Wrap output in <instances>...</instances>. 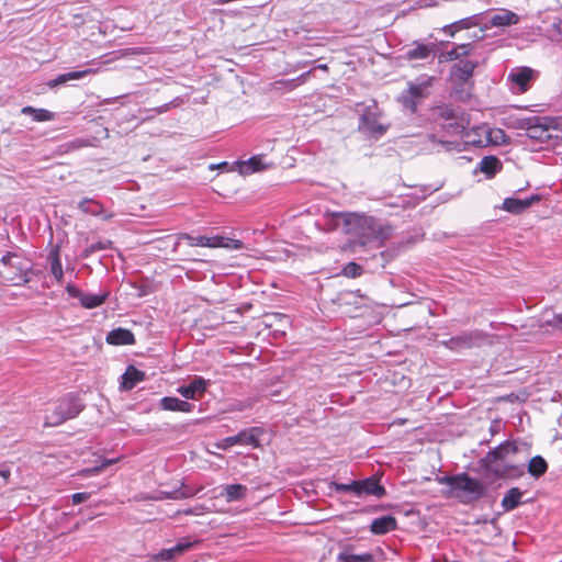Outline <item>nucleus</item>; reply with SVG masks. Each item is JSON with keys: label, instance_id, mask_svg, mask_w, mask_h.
I'll return each mask as SVG.
<instances>
[{"label": "nucleus", "instance_id": "nucleus-3", "mask_svg": "<svg viewBox=\"0 0 562 562\" xmlns=\"http://www.w3.org/2000/svg\"><path fill=\"white\" fill-rule=\"evenodd\" d=\"M516 128L526 131V135L538 143H548L559 138L562 132V117L560 116H530L517 119Z\"/></svg>", "mask_w": 562, "mask_h": 562}, {"label": "nucleus", "instance_id": "nucleus-53", "mask_svg": "<svg viewBox=\"0 0 562 562\" xmlns=\"http://www.w3.org/2000/svg\"><path fill=\"white\" fill-rule=\"evenodd\" d=\"M428 138L432 142V143H438V144H441L443 146H450L452 144V142H449V140H443V139H439L437 138V136L435 134H430L428 135Z\"/></svg>", "mask_w": 562, "mask_h": 562}, {"label": "nucleus", "instance_id": "nucleus-6", "mask_svg": "<svg viewBox=\"0 0 562 562\" xmlns=\"http://www.w3.org/2000/svg\"><path fill=\"white\" fill-rule=\"evenodd\" d=\"M381 112L375 102L367 105L360 115L358 131L367 138L380 139L389 130L390 124L380 122Z\"/></svg>", "mask_w": 562, "mask_h": 562}, {"label": "nucleus", "instance_id": "nucleus-30", "mask_svg": "<svg viewBox=\"0 0 562 562\" xmlns=\"http://www.w3.org/2000/svg\"><path fill=\"white\" fill-rule=\"evenodd\" d=\"M435 115L437 120L447 122L451 120H458L459 117L468 114L460 106H454L452 104H441L435 109Z\"/></svg>", "mask_w": 562, "mask_h": 562}, {"label": "nucleus", "instance_id": "nucleus-37", "mask_svg": "<svg viewBox=\"0 0 562 562\" xmlns=\"http://www.w3.org/2000/svg\"><path fill=\"white\" fill-rule=\"evenodd\" d=\"M78 209L82 213L92 215V216H103V214H104L103 204L101 202H99L94 199H90V198L82 199L78 203Z\"/></svg>", "mask_w": 562, "mask_h": 562}, {"label": "nucleus", "instance_id": "nucleus-59", "mask_svg": "<svg viewBox=\"0 0 562 562\" xmlns=\"http://www.w3.org/2000/svg\"><path fill=\"white\" fill-rule=\"evenodd\" d=\"M424 1H427V0H424ZM424 5H425V7H428V5H431V4H430V3H428V2H425V4H424Z\"/></svg>", "mask_w": 562, "mask_h": 562}, {"label": "nucleus", "instance_id": "nucleus-41", "mask_svg": "<svg viewBox=\"0 0 562 562\" xmlns=\"http://www.w3.org/2000/svg\"><path fill=\"white\" fill-rule=\"evenodd\" d=\"M337 562H374V558L369 552L352 553L351 548L348 547L337 555Z\"/></svg>", "mask_w": 562, "mask_h": 562}, {"label": "nucleus", "instance_id": "nucleus-12", "mask_svg": "<svg viewBox=\"0 0 562 562\" xmlns=\"http://www.w3.org/2000/svg\"><path fill=\"white\" fill-rule=\"evenodd\" d=\"M482 340V335L477 330L463 331L460 335L453 336L447 340H442L441 345L452 351H461L479 346Z\"/></svg>", "mask_w": 562, "mask_h": 562}, {"label": "nucleus", "instance_id": "nucleus-8", "mask_svg": "<svg viewBox=\"0 0 562 562\" xmlns=\"http://www.w3.org/2000/svg\"><path fill=\"white\" fill-rule=\"evenodd\" d=\"M180 240H187L190 246L210 247V248H227L234 250H240L244 244L239 239L224 237L220 235L215 236H192L188 233H180L177 236V243L175 248L179 245Z\"/></svg>", "mask_w": 562, "mask_h": 562}, {"label": "nucleus", "instance_id": "nucleus-44", "mask_svg": "<svg viewBox=\"0 0 562 562\" xmlns=\"http://www.w3.org/2000/svg\"><path fill=\"white\" fill-rule=\"evenodd\" d=\"M330 487L337 493H350L359 497V480L349 483L331 482Z\"/></svg>", "mask_w": 562, "mask_h": 562}, {"label": "nucleus", "instance_id": "nucleus-35", "mask_svg": "<svg viewBox=\"0 0 562 562\" xmlns=\"http://www.w3.org/2000/svg\"><path fill=\"white\" fill-rule=\"evenodd\" d=\"M91 72H92V69L88 68L85 70H75V71H69L66 74H60L56 78L50 79L47 82V86L53 89L59 85H64V83L68 82L69 80L82 79L85 76H87L88 74H91Z\"/></svg>", "mask_w": 562, "mask_h": 562}, {"label": "nucleus", "instance_id": "nucleus-50", "mask_svg": "<svg viewBox=\"0 0 562 562\" xmlns=\"http://www.w3.org/2000/svg\"><path fill=\"white\" fill-rule=\"evenodd\" d=\"M548 324L554 328L562 329V313L554 314L553 318Z\"/></svg>", "mask_w": 562, "mask_h": 562}, {"label": "nucleus", "instance_id": "nucleus-57", "mask_svg": "<svg viewBox=\"0 0 562 562\" xmlns=\"http://www.w3.org/2000/svg\"><path fill=\"white\" fill-rule=\"evenodd\" d=\"M184 514H186V515H196V514H198V512H196L195 509H193V508H189V509H186V510H184Z\"/></svg>", "mask_w": 562, "mask_h": 562}, {"label": "nucleus", "instance_id": "nucleus-38", "mask_svg": "<svg viewBox=\"0 0 562 562\" xmlns=\"http://www.w3.org/2000/svg\"><path fill=\"white\" fill-rule=\"evenodd\" d=\"M21 113L32 116V120L34 122L54 121L56 116V114L52 111H48L46 109H36L31 105L23 106L21 109Z\"/></svg>", "mask_w": 562, "mask_h": 562}, {"label": "nucleus", "instance_id": "nucleus-27", "mask_svg": "<svg viewBox=\"0 0 562 562\" xmlns=\"http://www.w3.org/2000/svg\"><path fill=\"white\" fill-rule=\"evenodd\" d=\"M480 23V18L477 14H473L471 16H467L464 19L452 22L449 25L442 27V32L451 37L456 35L457 32L461 30H468L471 27L477 26Z\"/></svg>", "mask_w": 562, "mask_h": 562}, {"label": "nucleus", "instance_id": "nucleus-14", "mask_svg": "<svg viewBox=\"0 0 562 562\" xmlns=\"http://www.w3.org/2000/svg\"><path fill=\"white\" fill-rule=\"evenodd\" d=\"M65 290L70 297L78 299L81 306L89 310L102 305L109 296V292L100 294L85 293L71 282L66 285Z\"/></svg>", "mask_w": 562, "mask_h": 562}, {"label": "nucleus", "instance_id": "nucleus-48", "mask_svg": "<svg viewBox=\"0 0 562 562\" xmlns=\"http://www.w3.org/2000/svg\"><path fill=\"white\" fill-rule=\"evenodd\" d=\"M89 497H90V494L86 493V492L75 493L71 495V503L74 505H78V504L86 502Z\"/></svg>", "mask_w": 562, "mask_h": 562}, {"label": "nucleus", "instance_id": "nucleus-9", "mask_svg": "<svg viewBox=\"0 0 562 562\" xmlns=\"http://www.w3.org/2000/svg\"><path fill=\"white\" fill-rule=\"evenodd\" d=\"M456 496L460 498L463 504L475 502L484 496V484L470 476L468 473H459V479L456 486Z\"/></svg>", "mask_w": 562, "mask_h": 562}, {"label": "nucleus", "instance_id": "nucleus-29", "mask_svg": "<svg viewBox=\"0 0 562 562\" xmlns=\"http://www.w3.org/2000/svg\"><path fill=\"white\" fill-rule=\"evenodd\" d=\"M397 527L396 519L391 515L374 518L370 525V531L374 535H385Z\"/></svg>", "mask_w": 562, "mask_h": 562}, {"label": "nucleus", "instance_id": "nucleus-19", "mask_svg": "<svg viewBox=\"0 0 562 562\" xmlns=\"http://www.w3.org/2000/svg\"><path fill=\"white\" fill-rule=\"evenodd\" d=\"M386 494L385 487L380 483V479L371 475L367 479L359 480V497L375 496L381 498Z\"/></svg>", "mask_w": 562, "mask_h": 562}, {"label": "nucleus", "instance_id": "nucleus-47", "mask_svg": "<svg viewBox=\"0 0 562 562\" xmlns=\"http://www.w3.org/2000/svg\"><path fill=\"white\" fill-rule=\"evenodd\" d=\"M458 479H459V473L458 474H453V475L441 476V477L438 479V481H439L440 484L449 485L451 487L452 492H454Z\"/></svg>", "mask_w": 562, "mask_h": 562}, {"label": "nucleus", "instance_id": "nucleus-36", "mask_svg": "<svg viewBox=\"0 0 562 562\" xmlns=\"http://www.w3.org/2000/svg\"><path fill=\"white\" fill-rule=\"evenodd\" d=\"M344 215H352V213L347 212H337V213H328L325 214L324 221L325 226L327 231H335L340 228L342 232L347 234V223L345 222L346 218H340V216Z\"/></svg>", "mask_w": 562, "mask_h": 562}, {"label": "nucleus", "instance_id": "nucleus-32", "mask_svg": "<svg viewBox=\"0 0 562 562\" xmlns=\"http://www.w3.org/2000/svg\"><path fill=\"white\" fill-rule=\"evenodd\" d=\"M502 169V162L496 156H485L479 162L475 172L480 170L487 179L493 178Z\"/></svg>", "mask_w": 562, "mask_h": 562}, {"label": "nucleus", "instance_id": "nucleus-56", "mask_svg": "<svg viewBox=\"0 0 562 562\" xmlns=\"http://www.w3.org/2000/svg\"><path fill=\"white\" fill-rule=\"evenodd\" d=\"M0 475L3 476L4 480H8L10 476V472L8 470L0 471Z\"/></svg>", "mask_w": 562, "mask_h": 562}, {"label": "nucleus", "instance_id": "nucleus-20", "mask_svg": "<svg viewBox=\"0 0 562 562\" xmlns=\"http://www.w3.org/2000/svg\"><path fill=\"white\" fill-rule=\"evenodd\" d=\"M462 138L467 144L484 146L491 142V130L487 125L474 126L463 133Z\"/></svg>", "mask_w": 562, "mask_h": 562}, {"label": "nucleus", "instance_id": "nucleus-31", "mask_svg": "<svg viewBox=\"0 0 562 562\" xmlns=\"http://www.w3.org/2000/svg\"><path fill=\"white\" fill-rule=\"evenodd\" d=\"M451 95L458 100L465 102L472 97L473 81L450 80Z\"/></svg>", "mask_w": 562, "mask_h": 562}, {"label": "nucleus", "instance_id": "nucleus-49", "mask_svg": "<svg viewBox=\"0 0 562 562\" xmlns=\"http://www.w3.org/2000/svg\"><path fill=\"white\" fill-rule=\"evenodd\" d=\"M312 71H313V70L311 69V70H308V71H306V72H303V74H301L296 79H293V80H291V81H289V82H285V85H286V86L289 87V89L291 90V89H293L294 87H296V83H295L296 81H297V82H304V81L306 80V78L312 74Z\"/></svg>", "mask_w": 562, "mask_h": 562}, {"label": "nucleus", "instance_id": "nucleus-18", "mask_svg": "<svg viewBox=\"0 0 562 562\" xmlns=\"http://www.w3.org/2000/svg\"><path fill=\"white\" fill-rule=\"evenodd\" d=\"M477 63L469 59H461L450 68V80L473 81V72Z\"/></svg>", "mask_w": 562, "mask_h": 562}, {"label": "nucleus", "instance_id": "nucleus-7", "mask_svg": "<svg viewBox=\"0 0 562 562\" xmlns=\"http://www.w3.org/2000/svg\"><path fill=\"white\" fill-rule=\"evenodd\" d=\"M0 261L3 266V270L1 271L3 278L15 282V284L30 282L27 276L32 271L30 261L15 252H7L2 256Z\"/></svg>", "mask_w": 562, "mask_h": 562}, {"label": "nucleus", "instance_id": "nucleus-51", "mask_svg": "<svg viewBox=\"0 0 562 562\" xmlns=\"http://www.w3.org/2000/svg\"><path fill=\"white\" fill-rule=\"evenodd\" d=\"M172 106H176V100L165 103V104L154 109V111H156L158 114H161V113L169 111Z\"/></svg>", "mask_w": 562, "mask_h": 562}, {"label": "nucleus", "instance_id": "nucleus-21", "mask_svg": "<svg viewBox=\"0 0 562 562\" xmlns=\"http://www.w3.org/2000/svg\"><path fill=\"white\" fill-rule=\"evenodd\" d=\"M541 200V195L531 194L525 199L517 198H506L503 202V209L513 214H520L533 203L539 202Z\"/></svg>", "mask_w": 562, "mask_h": 562}, {"label": "nucleus", "instance_id": "nucleus-55", "mask_svg": "<svg viewBox=\"0 0 562 562\" xmlns=\"http://www.w3.org/2000/svg\"><path fill=\"white\" fill-rule=\"evenodd\" d=\"M215 168H221V169H224V168H225V169H227V168H228V162H227V161H222V162H220V164H217V165H213V164H212V165H210V169H211V170H213V169H215Z\"/></svg>", "mask_w": 562, "mask_h": 562}, {"label": "nucleus", "instance_id": "nucleus-28", "mask_svg": "<svg viewBox=\"0 0 562 562\" xmlns=\"http://www.w3.org/2000/svg\"><path fill=\"white\" fill-rule=\"evenodd\" d=\"M470 124L468 115L458 120L440 122L441 130L449 136H462Z\"/></svg>", "mask_w": 562, "mask_h": 562}, {"label": "nucleus", "instance_id": "nucleus-52", "mask_svg": "<svg viewBox=\"0 0 562 562\" xmlns=\"http://www.w3.org/2000/svg\"><path fill=\"white\" fill-rule=\"evenodd\" d=\"M268 319H271V318H274V319H278L282 323H289V317L284 314H280V313H274L272 315H269L267 316Z\"/></svg>", "mask_w": 562, "mask_h": 562}, {"label": "nucleus", "instance_id": "nucleus-5", "mask_svg": "<svg viewBox=\"0 0 562 562\" xmlns=\"http://www.w3.org/2000/svg\"><path fill=\"white\" fill-rule=\"evenodd\" d=\"M435 78L423 74L407 82V88L398 95L397 100L404 109L411 113L417 112L418 105L430 94Z\"/></svg>", "mask_w": 562, "mask_h": 562}, {"label": "nucleus", "instance_id": "nucleus-40", "mask_svg": "<svg viewBox=\"0 0 562 562\" xmlns=\"http://www.w3.org/2000/svg\"><path fill=\"white\" fill-rule=\"evenodd\" d=\"M522 496V492L518 487H512L509 488L503 499H502V506L505 512H512L515 508H517L520 504V499Z\"/></svg>", "mask_w": 562, "mask_h": 562}, {"label": "nucleus", "instance_id": "nucleus-46", "mask_svg": "<svg viewBox=\"0 0 562 562\" xmlns=\"http://www.w3.org/2000/svg\"><path fill=\"white\" fill-rule=\"evenodd\" d=\"M362 272L363 268L356 262H348L342 269V274L348 278L360 277Z\"/></svg>", "mask_w": 562, "mask_h": 562}, {"label": "nucleus", "instance_id": "nucleus-15", "mask_svg": "<svg viewBox=\"0 0 562 562\" xmlns=\"http://www.w3.org/2000/svg\"><path fill=\"white\" fill-rule=\"evenodd\" d=\"M533 79L535 71L529 67L513 68L507 77V80L513 85L512 90L517 93L526 92Z\"/></svg>", "mask_w": 562, "mask_h": 562}, {"label": "nucleus", "instance_id": "nucleus-34", "mask_svg": "<svg viewBox=\"0 0 562 562\" xmlns=\"http://www.w3.org/2000/svg\"><path fill=\"white\" fill-rule=\"evenodd\" d=\"M263 155H257L250 157L246 161L239 164V171L241 175H250L257 171H261L268 168V165L263 162Z\"/></svg>", "mask_w": 562, "mask_h": 562}, {"label": "nucleus", "instance_id": "nucleus-24", "mask_svg": "<svg viewBox=\"0 0 562 562\" xmlns=\"http://www.w3.org/2000/svg\"><path fill=\"white\" fill-rule=\"evenodd\" d=\"M144 379L145 372L136 369L134 366H128L121 376L120 389L123 391H131Z\"/></svg>", "mask_w": 562, "mask_h": 562}, {"label": "nucleus", "instance_id": "nucleus-23", "mask_svg": "<svg viewBox=\"0 0 562 562\" xmlns=\"http://www.w3.org/2000/svg\"><path fill=\"white\" fill-rule=\"evenodd\" d=\"M519 22V16L507 9H499L496 13L492 14L488 19L491 26L502 27L510 26Z\"/></svg>", "mask_w": 562, "mask_h": 562}, {"label": "nucleus", "instance_id": "nucleus-4", "mask_svg": "<svg viewBox=\"0 0 562 562\" xmlns=\"http://www.w3.org/2000/svg\"><path fill=\"white\" fill-rule=\"evenodd\" d=\"M86 408L83 397L78 392H69L59 397L53 408L45 415V427H57L67 420L74 419Z\"/></svg>", "mask_w": 562, "mask_h": 562}, {"label": "nucleus", "instance_id": "nucleus-26", "mask_svg": "<svg viewBox=\"0 0 562 562\" xmlns=\"http://www.w3.org/2000/svg\"><path fill=\"white\" fill-rule=\"evenodd\" d=\"M159 406L164 411L191 413L194 409V405L173 396H165L160 398Z\"/></svg>", "mask_w": 562, "mask_h": 562}, {"label": "nucleus", "instance_id": "nucleus-2", "mask_svg": "<svg viewBox=\"0 0 562 562\" xmlns=\"http://www.w3.org/2000/svg\"><path fill=\"white\" fill-rule=\"evenodd\" d=\"M346 218L347 234L352 235L356 240L363 247L374 246L380 248L384 246L393 232L391 225L381 224L373 216L352 213V215H344Z\"/></svg>", "mask_w": 562, "mask_h": 562}, {"label": "nucleus", "instance_id": "nucleus-39", "mask_svg": "<svg viewBox=\"0 0 562 562\" xmlns=\"http://www.w3.org/2000/svg\"><path fill=\"white\" fill-rule=\"evenodd\" d=\"M548 471V462L541 456H535L527 464V472L535 479H539Z\"/></svg>", "mask_w": 562, "mask_h": 562}, {"label": "nucleus", "instance_id": "nucleus-42", "mask_svg": "<svg viewBox=\"0 0 562 562\" xmlns=\"http://www.w3.org/2000/svg\"><path fill=\"white\" fill-rule=\"evenodd\" d=\"M473 45L471 43L456 45L452 49L441 54L445 60H461L471 54Z\"/></svg>", "mask_w": 562, "mask_h": 562}, {"label": "nucleus", "instance_id": "nucleus-13", "mask_svg": "<svg viewBox=\"0 0 562 562\" xmlns=\"http://www.w3.org/2000/svg\"><path fill=\"white\" fill-rule=\"evenodd\" d=\"M198 541L186 537L180 539L176 546L169 549H162L149 558V562H173L179 555L192 549Z\"/></svg>", "mask_w": 562, "mask_h": 562}, {"label": "nucleus", "instance_id": "nucleus-1", "mask_svg": "<svg viewBox=\"0 0 562 562\" xmlns=\"http://www.w3.org/2000/svg\"><path fill=\"white\" fill-rule=\"evenodd\" d=\"M519 451L514 441H504L479 460L481 469L494 479H518L525 474L524 463L515 464L513 457Z\"/></svg>", "mask_w": 562, "mask_h": 562}, {"label": "nucleus", "instance_id": "nucleus-43", "mask_svg": "<svg viewBox=\"0 0 562 562\" xmlns=\"http://www.w3.org/2000/svg\"><path fill=\"white\" fill-rule=\"evenodd\" d=\"M113 241L110 239H100L87 246L80 254L82 259L89 258L92 254L101 250L112 249Z\"/></svg>", "mask_w": 562, "mask_h": 562}, {"label": "nucleus", "instance_id": "nucleus-22", "mask_svg": "<svg viewBox=\"0 0 562 562\" xmlns=\"http://www.w3.org/2000/svg\"><path fill=\"white\" fill-rule=\"evenodd\" d=\"M105 341L112 346L134 345L135 336L130 329L117 327L106 334Z\"/></svg>", "mask_w": 562, "mask_h": 562}, {"label": "nucleus", "instance_id": "nucleus-16", "mask_svg": "<svg viewBox=\"0 0 562 562\" xmlns=\"http://www.w3.org/2000/svg\"><path fill=\"white\" fill-rule=\"evenodd\" d=\"M210 384V381L202 376H194L189 383L178 386L177 392L187 400H200Z\"/></svg>", "mask_w": 562, "mask_h": 562}, {"label": "nucleus", "instance_id": "nucleus-17", "mask_svg": "<svg viewBox=\"0 0 562 562\" xmlns=\"http://www.w3.org/2000/svg\"><path fill=\"white\" fill-rule=\"evenodd\" d=\"M47 267L49 273L58 284H63L64 282V268L60 259V246L58 244L52 245L47 252Z\"/></svg>", "mask_w": 562, "mask_h": 562}, {"label": "nucleus", "instance_id": "nucleus-54", "mask_svg": "<svg viewBox=\"0 0 562 562\" xmlns=\"http://www.w3.org/2000/svg\"><path fill=\"white\" fill-rule=\"evenodd\" d=\"M356 294L353 292H345L340 294L339 300L344 303H350L351 297H353Z\"/></svg>", "mask_w": 562, "mask_h": 562}, {"label": "nucleus", "instance_id": "nucleus-10", "mask_svg": "<svg viewBox=\"0 0 562 562\" xmlns=\"http://www.w3.org/2000/svg\"><path fill=\"white\" fill-rule=\"evenodd\" d=\"M263 434V430L259 427H250L247 429L240 430L238 434L234 436L226 437L218 445L222 449H229L233 446L241 445V446H250L252 448H258L259 436Z\"/></svg>", "mask_w": 562, "mask_h": 562}, {"label": "nucleus", "instance_id": "nucleus-45", "mask_svg": "<svg viewBox=\"0 0 562 562\" xmlns=\"http://www.w3.org/2000/svg\"><path fill=\"white\" fill-rule=\"evenodd\" d=\"M116 461H117V459H104V460L101 462V464H99V465H95V467H92V468L83 469V470L80 472V475H82V476H91V475L98 474V473H100L102 470H104L106 467H110V465L114 464Z\"/></svg>", "mask_w": 562, "mask_h": 562}, {"label": "nucleus", "instance_id": "nucleus-58", "mask_svg": "<svg viewBox=\"0 0 562 562\" xmlns=\"http://www.w3.org/2000/svg\"><path fill=\"white\" fill-rule=\"evenodd\" d=\"M315 69H322V70H327V65L326 64H319L315 67Z\"/></svg>", "mask_w": 562, "mask_h": 562}, {"label": "nucleus", "instance_id": "nucleus-25", "mask_svg": "<svg viewBox=\"0 0 562 562\" xmlns=\"http://www.w3.org/2000/svg\"><path fill=\"white\" fill-rule=\"evenodd\" d=\"M194 495V492L184 486L182 483L181 486L173 488L171 491H158L153 496H150V499L154 501H162V499H184L192 497Z\"/></svg>", "mask_w": 562, "mask_h": 562}, {"label": "nucleus", "instance_id": "nucleus-11", "mask_svg": "<svg viewBox=\"0 0 562 562\" xmlns=\"http://www.w3.org/2000/svg\"><path fill=\"white\" fill-rule=\"evenodd\" d=\"M437 52V45L435 43H423L420 41H414L404 52L402 58L406 61L413 63V67L419 66L415 64L417 60H425L429 57H435Z\"/></svg>", "mask_w": 562, "mask_h": 562}, {"label": "nucleus", "instance_id": "nucleus-33", "mask_svg": "<svg viewBox=\"0 0 562 562\" xmlns=\"http://www.w3.org/2000/svg\"><path fill=\"white\" fill-rule=\"evenodd\" d=\"M247 486L243 484H228L223 487L221 496H223L227 503L238 502L246 497Z\"/></svg>", "mask_w": 562, "mask_h": 562}]
</instances>
